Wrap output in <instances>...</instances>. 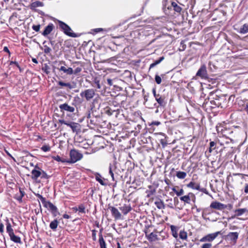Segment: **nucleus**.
Masks as SVG:
<instances>
[{
  "label": "nucleus",
  "instance_id": "f257e3e1",
  "mask_svg": "<svg viewBox=\"0 0 248 248\" xmlns=\"http://www.w3.org/2000/svg\"><path fill=\"white\" fill-rule=\"evenodd\" d=\"M58 23L60 28L66 35L72 37H77L79 36V35H77L76 33L73 32L71 28L64 22L58 20Z\"/></svg>",
  "mask_w": 248,
  "mask_h": 248
},
{
  "label": "nucleus",
  "instance_id": "f03ea898",
  "mask_svg": "<svg viewBox=\"0 0 248 248\" xmlns=\"http://www.w3.org/2000/svg\"><path fill=\"white\" fill-rule=\"evenodd\" d=\"M70 160L68 162L73 163L80 160L82 158L83 155L78 150L73 149L70 152Z\"/></svg>",
  "mask_w": 248,
  "mask_h": 248
},
{
  "label": "nucleus",
  "instance_id": "7ed1b4c3",
  "mask_svg": "<svg viewBox=\"0 0 248 248\" xmlns=\"http://www.w3.org/2000/svg\"><path fill=\"white\" fill-rule=\"evenodd\" d=\"M239 233L237 232H230L225 235L224 239L230 244H235L238 239Z\"/></svg>",
  "mask_w": 248,
  "mask_h": 248
},
{
  "label": "nucleus",
  "instance_id": "20e7f679",
  "mask_svg": "<svg viewBox=\"0 0 248 248\" xmlns=\"http://www.w3.org/2000/svg\"><path fill=\"white\" fill-rule=\"evenodd\" d=\"M81 97H85L87 101L91 100L95 95V91L93 89H87L80 93Z\"/></svg>",
  "mask_w": 248,
  "mask_h": 248
},
{
  "label": "nucleus",
  "instance_id": "39448f33",
  "mask_svg": "<svg viewBox=\"0 0 248 248\" xmlns=\"http://www.w3.org/2000/svg\"><path fill=\"white\" fill-rule=\"evenodd\" d=\"M44 206L47 208L51 212L53 216L55 217L60 214V213L56 206L49 201H47Z\"/></svg>",
  "mask_w": 248,
  "mask_h": 248
},
{
  "label": "nucleus",
  "instance_id": "423d86ee",
  "mask_svg": "<svg viewBox=\"0 0 248 248\" xmlns=\"http://www.w3.org/2000/svg\"><path fill=\"white\" fill-rule=\"evenodd\" d=\"M196 76L204 79L208 78L207 72L206 70V66L205 65H202L201 66L196 73Z\"/></svg>",
  "mask_w": 248,
  "mask_h": 248
},
{
  "label": "nucleus",
  "instance_id": "0eeeda50",
  "mask_svg": "<svg viewBox=\"0 0 248 248\" xmlns=\"http://www.w3.org/2000/svg\"><path fill=\"white\" fill-rule=\"evenodd\" d=\"M220 233V232H217L209 234L201 239V242H211L214 240L219 234Z\"/></svg>",
  "mask_w": 248,
  "mask_h": 248
},
{
  "label": "nucleus",
  "instance_id": "6e6552de",
  "mask_svg": "<svg viewBox=\"0 0 248 248\" xmlns=\"http://www.w3.org/2000/svg\"><path fill=\"white\" fill-rule=\"evenodd\" d=\"M210 207L216 210H222L224 209L226 207V206L221 202L215 201L211 203Z\"/></svg>",
  "mask_w": 248,
  "mask_h": 248
},
{
  "label": "nucleus",
  "instance_id": "1a4fd4ad",
  "mask_svg": "<svg viewBox=\"0 0 248 248\" xmlns=\"http://www.w3.org/2000/svg\"><path fill=\"white\" fill-rule=\"evenodd\" d=\"M67 126H69L72 129L74 133L78 134L81 131L80 125L78 123L75 122L69 123Z\"/></svg>",
  "mask_w": 248,
  "mask_h": 248
},
{
  "label": "nucleus",
  "instance_id": "9d476101",
  "mask_svg": "<svg viewBox=\"0 0 248 248\" xmlns=\"http://www.w3.org/2000/svg\"><path fill=\"white\" fill-rule=\"evenodd\" d=\"M59 108L61 111H66L69 112H74L75 109V108L69 106L67 103H64L59 106Z\"/></svg>",
  "mask_w": 248,
  "mask_h": 248
},
{
  "label": "nucleus",
  "instance_id": "9b49d317",
  "mask_svg": "<svg viewBox=\"0 0 248 248\" xmlns=\"http://www.w3.org/2000/svg\"><path fill=\"white\" fill-rule=\"evenodd\" d=\"M108 209H110L112 216L116 219H119L121 218V214L117 208L108 205Z\"/></svg>",
  "mask_w": 248,
  "mask_h": 248
},
{
  "label": "nucleus",
  "instance_id": "f8f14e48",
  "mask_svg": "<svg viewBox=\"0 0 248 248\" xmlns=\"http://www.w3.org/2000/svg\"><path fill=\"white\" fill-rule=\"evenodd\" d=\"M41 170L37 166H35L34 169L31 171V178L34 180H36L41 175Z\"/></svg>",
  "mask_w": 248,
  "mask_h": 248
},
{
  "label": "nucleus",
  "instance_id": "ddd939ff",
  "mask_svg": "<svg viewBox=\"0 0 248 248\" xmlns=\"http://www.w3.org/2000/svg\"><path fill=\"white\" fill-rule=\"evenodd\" d=\"M217 131L218 134L220 133V134L222 136V137H225L227 138H229L230 135L232 133V131L228 130L225 128H221L220 131H219V129H217Z\"/></svg>",
  "mask_w": 248,
  "mask_h": 248
},
{
  "label": "nucleus",
  "instance_id": "4468645a",
  "mask_svg": "<svg viewBox=\"0 0 248 248\" xmlns=\"http://www.w3.org/2000/svg\"><path fill=\"white\" fill-rule=\"evenodd\" d=\"M54 26L53 24L50 23L46 27L44 31L42 32V34L46 36L51 33V32L54 29Z\"/></svg>",
  "mask_w": 248,
  "mask_h": 248
},
{
  "label": "nucleus",
  "instance_id": "2eb2a0df",
  "mask_svg": "<svg viewBox=\"0 0 248 248\" xmlns=\"http://www.w3.org/2000/svg\"><path fill=\"white\" fill-rule=\"evenodd\" d=\"M60 71H62L67 75H71L74 74V70L71 67L66 68L64 66H61L60 68H58Z\"/></svg>",
  "mask_w": 248,
  "mask_h": 248
},
{
  "label": "nucleus",
  "instance_id": "dca6fc26",
  "mask_svg": "<svg viewBox=\"0 0 248 248\" xmlns=\"http://www.w3.org/2000/svg\"><path fill=\"white\" fill-rule=\"evenodd\" d=\"M195 197L192 193H189L188 195L181 197L180 199L181 201L187 203H189L191 197Z\"/></svg>",
  "mask_w": 248,
  "mask_h": 248
},
{
  "label": "nucleus",
  "instance_id": "f3484780",
  "mask_svg": "<svg viewBox=\"0 0 248 248\" xmlns=\"http://www.w3.org/2000/svg\"><path fill=\"white\" fill-rule=\"evenodd\" d=\"M155 99L159 106H164L166 105L165 97L164 96L159 94L158 96H157L156 98H155Z\"/></svg>",
  "mask_w": 248,
  "mask_h": 248
},
{
  "label": "nucleus",
  "instance_id": "a211bd4d",
  "mask_svg": "<svg viewBox=\"0 0 248 248\" xmlns=\"http://www.w3.org/2000/svg\"><path fill=\"white\" fill-rule=\"evenodd\" d=\"M120 209L122 211L124 215H126L131 210V207L129 205L124 204V206L120 207Z\"/></svg>",
  "mask_w": 248,
  "mask_h": 248
},
{
  "label": "nucleus",
  "instance_id": "6ab92c4d",
  "mask_svg": "<svg viewBox=\"0 0 248 248\" xmlns=\"http://www.w3.org/2000/svg\"><path fill=\"white\" fill-rule=\"evenodd\" d=\"M187 187L191 188L193 189L200 190V184H196L193 182H190L186 185Z\"/></svg>",
  "mask_w": 248,
  "mask_h": 248
},
{
  "label": "nucleus",
  "instance_id": "aec40b11",
  "mask_svg": "<svg viewBox=\"0 0 248 248\" xmlns=\"http://www.w3.org/2000/svg\"><path fill=\"white\" fill-rule=\"evenodd\" d=\"M171 7H173V10L175 12L180 13L182 11V8L177 4V3L175 1H172L171 3Z\"/></svg>",
  "mask_w": 248,
  "mask_h": 248
},
{
  "label": "nucleus",
  "instance_id": "412c9836",
  "mask_svg": "<svg viewBox=\"0 0 248 248\" xmlns=\"http://www.w3.org/2000/svg\"><path fill=\"white\" fill-rule=\"evenodd\" d=\"M10 237V239L13 242L16 243H21V239L19 236L16 235L14 233H12L11 235H9Z\"/></svg>",
  "mask_w": 248,
  "mask_h": 248
},
{
  "label": "nucleus",
  "instance_id": "4be33fe9",
  "mask_svg": "<svg viewBox=\"0 0 248 248\" xmlns=\"http://www.w3.org/2000/svg\"><path fill=\"white\" fill-rule=\"evenodd\" d=\"M99 242L100 248H107L106 242L103 237V235L101 232L99 234Z\"/></svg>",
  "mask_w": 248,
  "mask_h": 248
},
{
  "label": "nucleus",
  "instance_id": "5701e85b",
  "mask_svg": "<svg viewBox=\"0 0 248 248\" xmlns=\"http://www.w3.org/2000/svg\"><path fill=\"white\" fill-rule=\"evenodd\" d=\"M248 212V210L247 208H240L235 210V216H240L244 214L246 212Z\"/></svg>",
  "mask_w": 248,
  "mask_h": 248
},
{
  "label": "nucleus",
  "instance_id": "b1692460",
  "mask_svg": "<svg viewBox=\"0 0 248 248\" xmlns=\"http://www.w3.org/2000/svg\"><path fill=\"white\" fill-rule=\"evenodd\" d=\"M43 6V4L42 2L39 1H36L32 2L31 4V8L32 10H34L37 7H42Z\"/></svg>",
  "mask_w": 248,
  "mask_h": 248
},
{
  "label": "nucleus",
  "instance_id": "393cba45",
  "mask_svg": "<svg viewBox=\"0 0 248 248\" xmlns=\"http://www.w3.org/2000/svg\"><path fill=\"white\" fill-rule=\"evenodd\" d=\"M147 238L149 241H155L158 239L157 235L153 232H151L147 236Z\"/></svg>",
  "mask_w": 248,
  "mask_h": 248
},
{
  "label": "nucleus",
  "instance_id": "a878e982",
  "mask_svg": "<svg viewBox=\"0 0 248 248\" xmlns=\"http://www.w3.org/2000/svg\"><path fill=\"white\" fill-rule=\"evenodd\" d=\"M59 221L57 219H54L51 221L49 224V227L53 231H55L58 226Z\"/></svg>",
  "mask_w": 248,
  "mask_h": 248
},
{
  "label": "nucleus",
  "instance_id": "bb28decb",
  "mask_svg": "<svg viewBox=\"0 0 248 248\" xmlns=\"http://www.w3.org/2000/svg\"><path fill=\"white\" fill-rule=\"evenodd\" d=\"M240 33L245 34L248 32V23L244 24L240 29Z\"/></svg>",
  "mask_w": 248,
  "mask_h": 248
},
{
  "label": "nucleus",
  "instance_id": "cd10ccee",
  "mask_svg": "<svg viewBox=\"0 0 248 248\" xmlns=\"http://www.w3.org/2000/svg\"><path fill=\"white\" fill-rule=\"evenodd\" d=\"M176 176L179 179H183L186 176V173L184 171H178L176 172Z\"/></svg>",
  "mask_w": 248,
  "mask_h": 248
},
{
  "label": "nucleus",
  "instance_id": "c85d7f7f",
  "mask_svg": "<svg viewBox=\"0 0 248 248\" xmlns=\"http://www.w3.org/2000/svg\"><path fill=\"white\" fill-rule=\"evenodd\" d=\"M58 84L61 86H65L68 87L69 89H72L74 88V86L72 85L70 83H65L62 81H59L58 82Z\"/></svg>",
  "mask_w": 248,
  "mask_h": 248
},
{
  "label": "nucleus",
  "instance_id": "c756f323",
  "mask_svg": "<svg viewBox=\"0 0 248 248\" xmlns=\"http://www.w3.org/2000/svg\"><path fill=\"white\" fill-rule=\"evenodd\" d=\"M95 179L102 186H106L107 185V184L103 181L102 179V176L99 173H96L95 175Z\"/></svg>",
  "mask_w": 248,
  "mask_h": 248
},
{
  "label": "nucleus",
  "instance_id": "7c9ffc66",
  "mask_svg": "<svg viewBox=\"0 0 248 248\" xmlns=\"http://www.w3.org/2000/svg\"><path fill=\"white\" fill-rule=\"evenodd\" d=\"M164 59V57L162 56L160 57L158 60H156L154 62H153L150 65V69L155 67L156 65L160 63Z\"/></svg>",
  "mask_w": 248,
  "mask_h": 248
},
{
  "label": "nucleus",
  "instance_id": "2f4dec72",
  "mask_svg": "<svg viewBox=\"0 0 248 248\" xmlns=\"http://www.w3.org/2000/svg\"><path fill=\"white\" fill-rule=\"evenodd\" d=\"M155 204L156 205V206L159 209L164 208L165 206L164 204V202L161 200L155 202Z\"/></svg>",
  "mask_w": 248,
  "mask_h": 248
},
{
  "label": "nucleus",
  "instance_id": "473e14b6",
  "mask_svg": "<svg viewBox=\"0 0 248 248\" xmlns=\"http://www.w3.org/2000/svg\"><path fill=\"white\" fill-rule=\"evenodd\" d=\"M170 229L172 232V235L175 238H177L178 236V234L177 232V228L175 226L171 225L170 226Z\"/></svg>",
  "mask_w": 248,
  "mask_h": 248
},
{
  "label": "nucleus",
  "instance_id": "72a5a7b5",
  "mask_svg": "<svg viewBox=\"0 0 248 248\" xmlns=\"http://www.w3.org/2000/svg\"><path fill=\"white\" fill-rule=\"evenodd\" d=\"M179 237L182 239L186 240L187 237L186 232L185 231H181L179 233Z\"/></svg>",
  "mask_w": 248,
  "mask_h": 248
},
{
  "label": "nucleus",
  "instance_id": "f704fd0d",
  "mask_svg": "<svg viewBox=\"0 0 248 248\" xmlns=\"http://www.w3.org/2000/svg\"><path fill=\"white\" fill-rule=\"evenodd\" d=\"M93 83L94 84L93 85V87H96L98 89H100L101 88L100 82L99 80L97 79V78H94L93 80Z\"/></svg>",
  "mask_w": 248,
  "mask_h": 248
},
{
  "label": "nucleus",
  "instance_id": "c9c22d12",
  "mask_svg": "<svg viewBox=\"0 0 248 248\" xmlns=\"http://www.w3.org/2000/svg\"><path fill=\"white\" fill-rule=\"evenodd\" d=\"M211 104L214 105L215 106L219 107L221 105V103L219 102V100L218 99H216L214 100H211L210 101Z\"/></svg>",
  "mask_w": 248,
  "mask_h": 248
},
{
  "label": "nucleus",
  "instance_id": "e433bc0d",
  "mask_svg": "<svg viewBox=\"0 0 248 248\" xmlns=\"http://www.w3.org/2000/svg\"><path fill=\"white\" fill-rule=\"evenodd\" d=\"M35 195L37 197H38L40 200V201H41L43 205L47 202L46 201V199L45 198H44L41 195L38 193V194H35Z\"/></svg>",
  "mask_w": 248,
  "mask_h": 248
},
{
  "label": "nucleus",
  "instance_id": "4c0bfd02",
  "mask_svg": "<svg viewBox=\"0 0 248 248\" xmlns=\"http://www.w3.org/2000/svg\"><path fill=\"white\" fill-rule=\"evenodd\" d=\"M216 143L214 141H211L210 142V148L209 149V152H211L213 150L215 149Z\"/></svg>",
  "mask_w": 248,
  "mask_h": 248
},
{
  "label": "nucleus",
  "instance_id": "58836bf2",
  "mask_svg": "<svg viewBox=\"0 0 248 248\" xmlns=\"http://www.w3.org/2000/svg\"><path fill=\"white\" fill-rule=\"evenodd\" d=\"M155 81L157 84H160L162 81L161 77L158 75H156L155 76Z\"/></svg>",
  "mask_w": 248,
  "mask_h": 248
},
{
  "label": "nucleus",
  "instance_id": "ea45409f",
  "mask_svg": "<svg viewBox=\"0 0 248 248\" xmlns=\"http://www.w3.org/2000/svg\"><path fill=\"white\" fill-rule=\"evenodd\" d=\"M7 231L9 233V235H11L12 233H14L13 230L12 229L10 224L7 226L6 227Z\"/></svg>",
  "mask_w": 248,
  "mask_h": 248
},
{
  "label": "nucleus",
  "instance_id": "a19ab883",
  "mask_svg": "<svg viewBox=\"0 0 248 248\" xmlns=\"http://www.w3.org/2000/svg\"><path fill=\"white\" fill-rule=\"evenodd\" d=\"M44 52L45 53L48 54L51 52V49L49 47L47 46H44Z\"/></svg>",
  "mask_w": 248,
  "mask_h": 248
},
{
  "label": "nucleus",
  "instance_id": "79ce46f5",
  "mask_svg": "<svg viewBox=\"0 0 248 248\" xmlns=\"http://www.w3.org/2000/svg\"><path fill=\"white\" fill-rule=\"evenodd\" d=\"M109 173L110 174L112 180H114V174L113 173V170H112V167L111 164H109Z\"/></svg>",
  "mask_w": 248,
  "mask_h": 248
},
{
  "label": "nucleus",
  "instance_id": "37998d69",
  "mask_svg": "<svg viewBox=\"0 0 248 248\" xmlns=\"http://www.w3.org/2000/svg\"><path fill=\"white\" fill-rule=\"evenodd\" d=\"M41 149L44 152H47L50 150V148L48 145H43L41 147Z\"/></svg>",
  "mask_w": 248,
  "mask_h": 248
},
{
  "label": "nucleus",
  "instance_id": "c03bdc74",
  "mask_svg": "<svg viewBox=\"0 0 248 248\" xmlns=\"http://www.w3.org/2000/svg\"><path fill=\"white\" fill-rule=\"evenodd\" d=\"M41 178L47 179L48 176L45 171L41 170V175L40 176Z\"/></svg>",
  "mask_w": 248,
  "mask_h": 248
},
{
  "label": "nucleus",
  "instance_id": "a18cd8bd",
  "mask_svg": "<svg viewBox=\"0 0 248 248\" xmlns=\"http://www.w3.org/2000/svg\"><path fill=\"white\" fill-rule=\"evenodd\" d=\"M32 28L34 31L38 32L40 31V25H34L32 26Z\"/></svg>",
  "mask_w": 248,
  "mask_h": 248
},
{
  "label": "nucleus",
  "instance_id": "49530a36",
  "mask_svg": "<svg viewBox=\"0 0 248 248\" xmlns=\"http://www.w3.org/2000/svg\"><path fill=\"white\" fill-rule=\"evenodd\" d=\"M78 211L80 213H85V209L84 206L80 205L78 207Z\"/></svg>",
  "mask_w": 248,
  "mask_h": 248
},
{
  "label": "nucleus",
  "instance_id": "de8ad7c7",
  "mask_svg": "<svg viewBox=\"0 0 248 248\" xmlns=\"http://www.w3.org/2000/svg\"><path fill=\"white\" fill-rule=\"evenodd\" d=\"M212 244L211 243H205L202 246V248H211Z\"/></svg>",
  "mask_w": 248,
  "mask_h": 248
},
{
  "label": "nucleus",
  "instance_id": "09e8293b",
  "mask_svg": "<svg viewBox=\"0 0 248 248\" xmlns=\"http://www.w3.org/2000/svg\"><path fill=\"white\" fill-rule=\"evenodd\" d=\"M82 70V69L81 67H77L75 70H74V74L75 75L77 74L78 73L80 72Z\"/></svg>",
  "mask_w": 248,
  "mask_h": 248
},
{
  "label": "nucleus",
  "instance_id": "8fccbe9b",
  "mask_svg": "<svg viewBox=\"0 0 248 248\" xmlns=\"http://www.w3.org/2000/svg\"><path fill=\"white\" fill-rule=\"evenodd\" d=\"M184 193V191L183 189L181 188L179 191H177V192H176V194L177 196H180L182 195Z\"/></svg>",
  "mask_w": 248,
  "mask_h": 248
},
{
  "label": "nucleus",
  "instance_id": "3c124183",
  "mask_svg": "<svg viewBox=\"0 0 248 248\" xmlns=\"http://www.w3.org/2000/svg\"><path fill=\"white\" fill-rule=\"evenodd\" d=\"M15 64V65H16V66H17V67H18V68H19V69L20 70V71H21V68H20V67L19 66V64H18V62H16V61H11V62H10V65H12V64Z\"/></svg>",
  "mask_w": 248,
  "mask_h": 248
},
{
  "label": "nucleus",
  "instance_id": "603ef678",
  "mask_svg": "<svg viewBox=\"0 0 248 248\" xmlns=\"http://www.w3.org/2000/svg\"><path fill=\"white\" fill-rule=\"evenodd\" d=\"M3 51L6 53H7L8 54L9 57L10 56L11 53H10V50H9L8 47L4 46L3 48Z\"/></svg>",
  "mask_w": 248,
  "mask_h": 248
},
{
  "label": "nucleus",
  "instance_id": "864d4df0",
  "mask_svg": "<svg viewBox=\"0 0 248 248\" xmlns=\"http://www.w3.org/2000/svg\"><path fill=\"white\" fill-rule=\"evenodd\" d=\"M92 237L94 241L96 240V231L95 230H92Z\"/></svg>",
  "mask_w": 248,
  "mask_h": 248
},
{
  "label": "nucleus",
  "instance_id": "5fc2aeb1",
  "mask_svg": "<svg viewBox=\"0 0 248 248\" xmlns=\"http://www.w3.org/2000/svg\"><path fill=\"white\" fill-rule=\"evenodd\" d=\"M59 122L60 123H61V124H65L66 125H68V124L69 123L65 121L64 120H59Z\"/></svg>",
  "mask_w": 248,
  "mask_h": 248
},
{
  "label": "nucleus",
  "instance_id": "6e6d98bb",
  "mask_svg": "<svg viewBox=\"0 0 248 248\" xmlns=\"http://www.w3.org/2000/svg\"><path fill=\"white\" fill-rule=\"evenodd\" d=\"M160 124V122L158 121H155L152 122V123L150 124V125H159Z\"/></svg>",
  "mask_w": 248,
  "mask_h": 248
},
{
  "label": "nucleus",
  "instance_id": "4d7b16f0",
  "mask_svg": "<svg viewBox=\"0 0 248 248\" xmlns=\"http://www.w3.org/2000/svg\"><path fill=\"white\" fill-rule=\"evenodd\" d=\"M153 93L154 94V96L155 98H156L157 96H158L159 94H157L156 93V90L155 88H153L152 90Z\"/></svg>",
  "mask_w": 248,
  "mask_h": 248
},
{
  "label": "nucleus",
  "instance_id": "13d9d810",
  "mask_svg": "<svg viewBox=\"0 0 248 248\" xmlns=\"http://www.w3.org/2000/svg\"><path fill=\"white\" fill-rule=\"evenodd\" d=\"M107 82L109 86L112 85V79H111L110 78L107 79Z\"/></svg>",
  "mask_w": 248,
  "mask_h": 248
},
{
  "label": "nucleus",
  "instance_id": "bf43d9fd",
  "mask_svg": "<svg viewBox=\"0 0 248 248\" xmlns=\"http://www.w3.org/2000/svg\"><path fill=\"white\" fill-rule=\"evenodd\" d=\"M62 64H63L64 65H66L65 62L64 61H60L59 62V64L58 65H62Z\"/></svg>",
  "mask_w": 248,
  "mask_h": 248
},
{
  "label": "nucleus",
  "instance_id": "052dcab7",
  "mask_svg": "<svg viewBox=\"0 0 248 248\" xmlns=\"http://www.w3.org/2000/svg\"><path fill=\"white\" fill-rule=\"evenodd\" d=\"M54 159H55V160H57V161H62V160H61V158L60 156H58V155H57V156H56L54 157Z\"/></svg>",
  "mask_w": 248,
  "mask_h": 248
},
{
  "label": "nucleus",
  "instance_id": "680f3d73",
  "mask_svg": "<svg viewBox=\"0 0 248 248\" xmlns=\"http://www.w3.org/2000/svg\"><path fill=\"white\" fill-rule=\"evenodd\" d=\"M165 182L167 185H169L170 184V180L167 178L165 179Z\"/></svg>",
  "mask_w": 248,
  "mask_h": 248
},
{
  "label": "nucleus",
  "instance_id": "e2e57ef3",
  "mask_svg": "<svg viewBox=\"0 0 248 248\" xmlns=\"http://www.w3.org/2000/svg\"><path fill=\"white\" fill-rule=\"evenodd\" d=\"M244 191L246 193H248V184H246L245 187Z\"/></svg>",
  "mask_w": 248,
  "mask_h": 248
},
{
  "label": "nucleus",
  "instance_id": "0e129e2a",
  "mask_svg": "<svg viewBox=\"0 0 248 248\" xmlns=\"http://www.w3.org/2000/svg\"><path fill=\"white\" fill-rule=\"evenodd\" d=\"M176 187H178V186H175L172 188V190L175 193L177 192V190L176 189Z\"/></svg>",
  "mask_w": 248,
  "mask_h": 248
},
{
  "label": "nucleus",
  "instance_id": "69168bd1",
  "mask_svg": "<svg viewBox=\"0 0 248 248\" xmlns=\"http://www.w3.org/2000/svg\"><path fill=\"white\" fill-rule=\"evenodd\" d=\"M63 218H67V219H68V218H69V215H68L67 214H64V215H63Z\"/></svg>",
  "mask_w": 248,
  "mask_h": 248
},
{
  "label": "nucleus",
  "instance_id": "338daca9",
  "mask_svg": "<svg viewBox=\"0 0 248 248\" xmlns=\"http://www.w3.org/2000/svg\"><path fill=\"white\" fill-rule=\"evenodd\" d=\"M32 61L35 63H38V61H37V60L35 58H32Z\"/></svg>",
  "mask_w": 248,
  "mask_h": 248
},
{
  "label": "nucleus",
  "instance_id": "774afa93",
  "mask_svg": "<svg viewBox=\"0 0 248 248\" xmlns=\"http://www.w3.org/2000/svg\"><path fill=\"white\" fill-rule=\"evenodd\" d=\"M20 192L21 194V197L22 198L24 196L25 193L23 191H21V189H20Z\"/></svg>",
  "mask_w": 248,
  "mask_h": 248
}]
</instances>
